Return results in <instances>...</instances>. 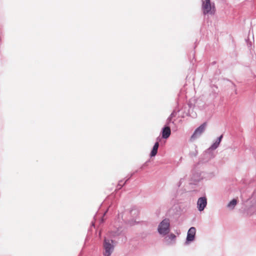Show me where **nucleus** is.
Here are the masks:
<instances>
[{"label": "nucleus", "mask_w": 256, "mask_h": 256, "mask_svg": "<svg viewBox=\"0 0 256 256\" xmlns=\"http://www.w3.org/2000/svg\"><path fill=\"white\" fill-rule=\"evenodd\" d=\"M170 221L168 219L164 220L160 224L158 231L160 234L165 235L169 232Z\"/></svg>", "instance_id": "7ed1b4c3"}, {"label": "nucleus", "mask_w": 256, "mask_h": 256, "mask_svg": "<svg viewBox=\"0 0 256 256\" xmlns=\"http://www.w3.org/2000/svg\"><path fill=\"white\" fill-rule=\"evenodd\" d=\"M158 146H159V143L158 142H156L155 143L154 146H153L152 150L150 152V156L152 157L154 156L158 152Z\"/></svg>", "instance_id": "6e6552de"}, {"label": "nucleus", "mask_w": 256, "mask_h": 256, "mask_svg": "<svg viewBox=\"0 0 256 256\" xmlns=\"http://www.w3.org/2000/svg\"><path fill=\"white\" fill-rule=\"evenodd\" d=\"M218 144V142H215V143L214 144V145L212 146V148H215V146H216V144Z\"/></svg>", "instance_id": "f8f14e48"}, {"label": "nucleus", "mask_w": 256, "mask_h": 256, "mask_svg": "<svg viewBox=\"0 0 256 256\" xmlns=\"http://www.w3.org/2000/svg\"><path fill=\"white\" fill-rule=\"evenodd\" d=\"M206 126V122H204L201 124L198 128L194 131V134L192 135L191 138H195L198 136H200L204 130Z\"/></svg>", "instance_id": "20e7f679"}, {"label": "nucleus", "mask_w": 256, "mask_h": 256, "mask_svg": "<svg viewBox=\"0 0 256 256\" xmlns=\"http://www.w3.org/2000/svg\"><path fill=\"white\" fill-rule=\"evenodd\" d=\"M202 8L204 14H214L215 12L214 6H212L210 0H203Z\"/></svg>", "instance_id": "f257e3e1"}, {"label": "nucleus", "mask_w": 256, "mask_h": 256, "mask_svg": "<svg viewBox=\"0 0 256 256\" xmlns=\"http://www.w3.org/2000/svg\"><path fill=\"white\" fill-rule=\"evenodd\" d=\"M171 134L170 128L169 126H165L162 131V137L164 138H168Z\"/></svg>", "instance_id": "0eeeda50"}, {"label": "nucleus", "mask_w": 256, "mask_h": 256, "mask_svg": "<svg viewBox=\"0 0 256 256\" xmlns=\"http://www.w3.org/2000/svg\"><path fill=\"white\" fill-rule=\"evenodd\" d=\"M222 136H220L218 138V144H216V146H215V148H216L219 145L220 143V142H221V140H222Z\"/></svg>", "instance_id": "9b49d317"}, {"label": "nucleus", "mask_w": 256, "mask_h": 256, "mask_svg": "<svg viewBox=\"0 0 256 256\" xmlns=\"http://www.w3.org/2000/svg\"><path fill=\"white\" fill-rule=\"evenodd\" d=\"M237 204V201L236 199H233L228 204V206L231 208H234Z\"/></svg>", "instance_id": "1a4fd4ad"}, {"label": "nucleus", "mask_w": 256, "mask_h": 256, "mask_svg": "<svg viewBox=\"0 0 256 256\" xmlns=\"http://www.w3.org/2000/svg\"><path fill=\"white\" fill-rule=\"evenodd\" d=\"M196 232V228L194 227H191L188 232V235L186 238L187 242H192V241L195 236Z\"/></svg>", "instance_id": "423d86ee"}, {"label": "nucleus", "mask_w": 256, "mask_h": 256, "mask_svg": "<svg viewBox=\"0 0 256 256\" xmlns=\"http://www.w3.org/2000/svg\"><path fill=\"white\" fill-rule=\"evenodd\" d=\"M207 204L206 198L205 197H202L198 198L197 202L198 208L200 211H202L204 210Z\"/></svg>", "instance_id": "39448f33"}, {"label": "nucleus", "mask_w": 256, "mask_h": 256, "mask_svg": "<svg viewBox=\"0 0 256 256\" xmlns=\"http://www.w3.org/2000/svg\"><path fill=\"white\" fill-rule=\"evenodd\" d=\"M112 240L104 239V256H110L114 250V246L112 244Z\"/></svg>", "instance_id": "f03ea898"}, {"label": "nucleus", "mask_w": 256, "mask_h": 256, "mask_svg": "<svg viewBox=\"0 0 256 256\" xmlns=\"http://www.w3.org/2000/svg\"><path fill=\"white\" fill-rule=\"evenodd\" d=\"M167 240H174L176 238V236L174 234H170L166 237Z\"/></svg>", "instance_id": "9d476101"}]
</instances>
